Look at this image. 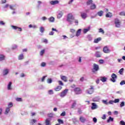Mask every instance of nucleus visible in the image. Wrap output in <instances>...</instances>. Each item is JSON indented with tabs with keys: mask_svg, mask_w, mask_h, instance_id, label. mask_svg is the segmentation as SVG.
Wrapping results in <instances>:
<instances>
[{
	"mask_svg": "<svg viewBox=\"0 0 125 125\" xmlns=\"http://www.w3.org/2000/svg\"><path fill=\"white\" fill-rule=\"evenodd\" d=\"M98 71H99V65L96 63H94L93 68L92 69V72L93 73H95V72H97Z\"/></svg>",
	"mask_w": 125,
	"mask_h": 125,
	"instance_id": "nucleus-1",
	"label": "nucleus"
},
{
	"mask_svg": "<svg viewBox=\"0 0 125 125\" xmlns=\"http://www.w3.org/2000/svg\"><path fill=\"white\" fill-rule=\"evenodd\" d=\"M74 19H75V18H74V16H73L72 14H68L67 20L68 22H70V24H72V22H73V20H74Z\"/></svg>",
	"mask_w": 125,
	"mask_h": 125,
	"instance_id": "nucleus-2",
	"label": "nucleus"
},
{
	"mask_svg": "<svg viewBox=\"0 0 125 125\" xmlns=\"http://www.w3.org/2000/svg\"><path fill=\"white\" fill-rule=\"evenodd\" d=\"M74 91L75 94H82L83 93V90L80 87H76L74 89Z\"/></svg>",
	"mask_w": 125,
	"mask_h": 125,
	"instance_id": "nucleus-3",
	"label": "nucleus"
},
{
	"mask_svg": "<svg viewBox=\"0 0 125 125\" xmlns=\"http://www.w3.org/2000/svg\"><path fill=\"white\" fill-rule=\"evenodd\" d=\"M114 24L116 28H120L121 27V21L118 19H115L114 21Z\"/></svg>",
	"mask_w": 125,
	"mask_h": 125,
	"instance_id": "nucleus-4",
	"label": "nucleus"
},
{
	"mask_svg": "<svg viewBox=\"0 0 125 125\" xmlns=\"http://www.w3.org/2000/svg\"><path fill=\"white\" fill-rule=\"evenodd\" d=\"M68 90H69L68 89H65L62 91L60 94L61 97H64V96H66V94H67Z\"/></svg>",
	"mask_w": 125,
	"mask_h": 125,
	"instance_id": "nucleus-5",
	"label": "nucleus"
},
{
	"mask_svg": "<svg viewBox=\"0 0 125 125\" xmlns=\"http://www.w3.org/2000/svg\"><path fill=\"white\" fill-rule=\"evenodd\" d=\"M87 92L88 94H92L94 92V89L93 88V86H90V88L87 90Z\"/></svg>",
	"mask_w": 125,
	"mask_h": 125,
	"instance_id": "nucleus-6",
	"label": "nucleus"
},
{
	"mask_svg": "<svg viewBox=\"0 0 125 125\" xmlns=\"http://www.w3.org/2000/svg\"><path fill=\"white\" fill-rule=\"evenodd\" d=\"M111 79H110V81L112 82V83L116 82V79H117V75L115 73H113L111 75Z\"/></svg>",
	"mask_w": 125,
	"mask_h": 125,
	"instance_id": "nucleus-7",
	"label": "nucleus"
},
{
	"mask_svg": "<svg viewBox=\"0 0 125 125\" xmlns=\"http://www.w3.org/2000/svg\"><path fill=\"white\" fill-rule=\"evenodd\" d=\"M103 51L104 53H110L111 51L107 46H105L103 48Z\"/></svg>",
	"mask_w": 125,
	"mask_h": 125,
	"instance_id": "nucleus-8",
	"label": "nucleus"
},
{
	"mask_svg": "<svg viewBox=\"0 0 125 125\" xmlns=\"http://www.w3.org/2000/svg\"><path fill=\"white\" fill-rule=\"evenodd\" d=\"M12 28L14 29V30H17L18 29V31L19 32H22V28L21 27H19L16 26L12 25Z\"/></svg>",
	"mask_w": 125,
	"mask_h": 125,
	"instance_id": "nucleus-9",
	"label": "nucleus"
},
{
	"mask_svg": "<svg viewBox=\"0 0 125 125\" xmlns=\"http://www.w3.org/2000/svg\"><path fill=\"white\" fill-rule=\"evenodd\" d=\"M58 3H59V1L58 0H52L50 1V4L52 5H55V4H58Z\"/></svg>",
	"mask_w": 125,
	"mask_h": 125,
	"instance_id": "nucleus-10",
	"label": "nucleus"
},
{
	"mask_svg": "<svg viewBox=\"0 0 125 125\" xmlns=\"http://www.w3.org/2000/svg\"><path fill=\"white\" fill-rule=\"evenodd\" d=\"M81 17L82 18H83V19H85V18L87 17V14H86V13L81 12Z\"/></svg>",
	"mask_w": 125,
	"mask_h": 125,
	"instance_id": "nucleus-11",
	"label": "nucleus"
},
{
	"mask_svg": "<svg viewBox=\"0 0 125 125\" xmlns=\"http://www.w3.org/2000/svg\"><path fill=\"white\" fill-rule=\"evenodd\" d=\"M9 73V70L7 69H5L2 71V74L3 76H6Z\"/></svg>",
	"mask_w": 125,
	"mask_h": 125,
	"instance_id": "nucleus-12",
	"label": "nucleus"
},
{
	"mask_svg": "<svg viewBox=\"0 0 125 125\" xmlns=\"http://www.w3.org/2000/svg\"><path fill=\"white\" fill-rule=\"evenodd\" d=\"M97 108V105L95 103H92V106H91V109L92 110H95Z\"/></svg>",
	"mask_w": 125,
	"mask_h": 125,
	"instance_id": "nucleus-13",
	"label": "nucleus"
},
{
	"mask_svg": "<svg viewBox=\"0 0 125 125\" xmlns=\"http://www.w3.org/2000/svg\"><path fill=\"white\" fill-rule=\"evenodd\" d=\"M50 121H51V119H47L45 121V125H51L50 124Z\"/></svg>",
	"mask_w": 125,
	"mask_h": 125,
	"instance_id": "nucleus-14",
	"label": "nucleus"
},
{
	"mask_svg": "<svg viewBox=\"0 0 125 125\" xmlns=\"http://www.w3.org/2000/svg\"><path fill=\"white\" fill-rule=\"evenodd\" d=\"M12 84V83L10 82L7 86L8 90H11L12 89V87H11V85Z\"/></svg>",
	"mask_w": 125,
	"mask_h": 125,
	"instance_id": "nucleus-15",
	"label": "nucleus"
},
{
	"mask_svg": "<svg viewBox=\"0 0 125 125\" xmlns=\"http://www.w3.org/2000/svg\"><path fill=\"white\" fill-rule=\"evenodd\" d=\"M100 41H101V38L99 37L97 39H95L94 41V42L95 43H98V42H100Z\"/></svg>",
	"mask_w": 125,
	"mask_h": 125,
	"instance_id": "nucleus-16",
	"label": "nucleus"
},
{
	"mask_svg": "<svg viewBox=\"0 0 125 125\" xmlns=\"http://www.w3.org/2000/svg\"><path fill=\"white\" fill-rule=\"evenodd\" d=\"M18 59L19 60H23V59H24V55H23V54H20L18 56Z\"/></svg>",
	"mask_w": 125,
	"mask_h": 125,
	"instance_id": "nucleus-17",
	"label": "nucleus"
},
{
	"mask_svg": "<svg viewBox=\"0 0 125 125\" xmlns=\"http://www.w3.org/2000/svg\"><path fill=\"white\" fill-rule=\"evenodd\" d=\"M81 32H82V29H79L78 30V31H77V32H76V37H79V36H80Z\"/></svg>",
	"mask_w": 125,
	"mask_h": 125,
	"instance_id": "nucleus-18",
	"label": "nucleus"
},
{
	"mask_svg": "<svg viewBox=\"0 0 125 125\" xmlns=\"http://www.w3.org/2000/svg\"><path fill=\"white\" fill-rule=\"evenodd\" d=\"M61 79L62 80V81H64L65 82V83L67 82V77L65 76H61Z\"/></svg>",
	"mask_w": 125,
	"mask_h": 125,
	"instance_id": "nucleus-19",
	"label": "nucleus"
},
{
	"mask_svg": "<svg viewBox=\"0 0 125 125\" xmlns=\"http://www.w3.org/2000/svg\"><path fill=\"white\" fill-rule=\"evenodd\" d=\"M89 30H90V26L88 27L87 29H84L83 31V33L86 34V33L88 32Z\"/></svg>",
	"mask_w": 125,
	"mask_h": 125,
	"instance_id": "nucleus-20",
	"label": "nucleus"
},
{
	"mask_svg": "<svg viewBox=\"0 0 125 125\" xmlns=\"http://www.w3.org/2000/svg\"><path fill=\"white\" fill-rule=\"evenodd\" d=\"M62 89V86H58L56 88H55V91H59Z\"/></svg>",
	"mask_w": 125,
	"mask_h": 125,
	"instance_id": "nucleus-21",
	"label": "nucleus"
},
{
	"mask_svg": "<svg viewBox=\"0 0 125 125\" xmlns=\"http://www.w3.org/2000/svg\"><path fill=\"white\" fill-rule=\"evenodd\" d=\"M90 8L91 9V10H93L96 8V5L95 4H93L90 6Z\"/></svg>",
	"mask_w": 125,
	"mask_h": 125,
	"instance_id": "nucleus-22",
	"label": "nucleus"
},
{
	"mask_svg": "<svg viewBox=\"0 0 125 125\" xmlns=\"http://www.w3.org/2000/svg\"><path fill=\"white\" fill-rule=\"evenodd\" d=\"M100 80L103 83H105V82H106L107 81V78H106V77H101Z\"/></svg>",
	"mask_w": 125,
	"mask_h": 125,
	"instance_id": "nucleus-23",
	"label": "nucleus"
},
{
	"mask_svg": "<svg viewBox=\"0 0 125 125\" xmlns=\"http://www.w3.org/2000/svg\"><path fill=\"white\" fill-rule=\"evenodd\" d=\"M110 122H114V118L110 116L108 119L107 120V123H110Z\"/></svg>",
	"mask_w": 125,
	"mask_h": 125,
	"instance_id": "nucleus-24",
	"label": "nucleus"
},
{
	"mask_svg": "<svg viewBox=\"0 0 125 125\" xmlns=\"http://www.w3.org/2000/svg\"><path fill=\"white\" fill-rule=\"evenodd\" d=\"M112 13H110V12H108L107 13L106 15H105V17L106 18H111L112 17Z\"/></svg>",
	"mask_w": 125,
	"mask_h": 125,
	"instance_id": "nucleus-25",
	"label": "nucleus"
},
{
	"mask_svg": "<svg viewBox=\"0 0 125 125\" xmlns=\"http://www.w3.org/2000/svg\"><path fill=\"white\" fill-rule=\"evenodd\" d=\"M80 120L81 122V123H84V122H85V118L81 116L80 118Z\"/></svg>",
	"mask_w": 125,
	"mask_h": 125,
	"instance_id": "nucleus-26",
	"label": "nucleus"
},
{
	"mask_svg": "<svg viewBox=\"0 0 125 125\" xmlns=\"http://www.w3.org/2000/svg\"><path fill=\"white\" fill-rule=\"evenodd\" d=\"M5 56L3 55H0V61H2L4 60Z\"/></svg>",
	"mask_w": 125,
	"mask_h": 125,
	"instance_id": "nucleus-27",
	"label": "nucleus"
},
{
	"mask_svg": "<svg viewBox=\"0 0 125 125\" xmlns=\"http://www.w3.org/2000/svg\"><path fill=\"white\" fill-rule=\"evenodd\" d=\"M103 13H104L103 11H100L98 12L97 14L99 16L101 17L103 16Z\"/></svg>",
	"mask_w": 125,
	"mask_h": 125,
	"instance_id": "nucleus-28",
	"label": "nucleus"
},
{
	"mask_svg": "<svg viewBox=\"0 0 125 125\" xmlns=\"http://www.w3.org/2000/svg\"><path fill=\"white\" fill-rule=\"evenodd\" d=\"M92 2H93V1L92 0H88L86 2L87 5H90V4H92Z\"/></svg>",
	"mask_w": 125,
	"mask_h": 125,
	"instance_id": "nucleus-29",
	"label": "nucleus"
},
{
	"mask_svg": "<svg viewBox=\"0 0 125 125\" xmlns=\"http://www.w3.org/2000/svg\"><path fill=\"white\" fill-rule=\"evenodd\" d=\"M58 122L59 123V125H63V124H64V122L62 119H58Z\"/></svg>",
	"mask_w": 125,
	"mask_h": 125,
	"instance_id": "nucleus-30",
	"label": "nucleus"
},
{
	"mask_svg": "<svg viewBox=\"0 0 125 125\" xmlns=\"http://www.w3.org/2000/svg\"><path fill=\"white\" fill-rule=\"evenodd\" d=\"M76 105H77V102L76 101H74L73 103L71 105V108L73 109L76 107Z\"/></svg>",
	"mask_w": 125,
	"mask_h": 125,
	"instance_id": "nucleus-31",
	"label": "nucleus"
},
{
	"mask_svg": "<svg viewBox=\"0 0 125 125\" xmlns=\"http://www.w3.org/2000/svg\"><path fill=\"white\" fill-rule=\"evenodd\" d=\"M10 111V108L9 107H7L6 109V110H5V114L7 115V114H8V113Z\"/></svg>",
	"mask_w": 125,
	"mask_h": 125,
	"instance_id": "nucleus-32",
	"label": "nucleus"
},
{
	"mask_svg": "<svg viewBox=\"0 0 125 125\" xmlns=\"http://www.w3.org/2000/svg\"><path fill=\"white\" fill-rule=\"evenodd\" d=\"M48 20L50 22H54V18L53 17H51L48 19Z\"/></svg>",
	"mask_w": 125,
	"mask_h": 125,
	"instance_id": "nucleus-33",
	"label": "nucleus"
},
{
	"mask_svg": "<svg viewBox=\"0 0 125 125\" xmlns=\"http://www.w3.org/2000/svg\"><path fill=\"white\" fill-rule=\"evenodd\" d=\"M96 57H97V58H99V57H101L100 54H99V52H96Z\"/></svg>",
	"mask_w": 125,
	"mask_h": 125,
	"instance_id": "nucleus-34",
	"label": "nucleus"
},
{
	"mask_svg": "<svg viewBox=\"0 0 125 125\" xmlns=\"http://www.w3.org/2000/svg\"><path fill=\"white\" fill-rule=\"evenodd\" d=\"M119 73L120 74V75H123L124 74V68H121L119 70Z\"/></svg>",
	"mask_w": 125,
	"mask_h": 125,
	"instance_id": "nucleus-35",
	"label": "nucleus"
},
{
	"mask_svg": "<svg viewBox=\"0 0 125 125\" xmlns=\"http://www.w3.org/2000/svg\"><path fill=\"white\" fill-rule=\"evenodd\" d=\"M40 31L41 33H43L44 32V28L43 27H41Z\"/></svg>",
	"mask_w": 125,
	"mask_h": 125,
	"instance_id": "nucleus-36",
	"label": "nucleus"
},
{
	"mask_svg": "<svg viewBox=\"0 0 125 125\" xmlns=\"http://www.w3.org/2000/svg\"><path fill=\"white\" fill-rule=\"evenodd\" d=\"M62 15H63V13L61 12L58 15V18H61L62 17Z\"/></svg>",
	"mask_w": 125,
	"mask_h": 125,
	"instance_id": "nucleus-37",
	"label": "nucleus"
},
{
	"mask_svg": "<svg viewBox=\"0 0 125 125\" xmlns=\"http://www.w3.org/2000/svg\"><path fill=\"white\" fill-rule=\"evenodd\" d=\"M16 101H18V102H22V98H17L16 99Z\"/></svg>",
	"mask_w": 125,
	"mask_h": 125,
	"instance_id": "nucleus-38",
	"label": "nucleus"
},
{
	"mask_svg": "<svg viewBox=\"0 0 125 125\" xmlns=\"http://www.w3.org/2000/svg\"><path fill=\"white\" fill-rule=\"evenodd\" d=\"M99 33H102V34H104V33H105V32H104V30H103V29L100 28Z\"/></svg>",
	"mask_w": 125,
	"mask_h": 125,
	"instance_id": "nucleus-39",
	"label": "nucleus"
},
{
	"mask_svg": "<svg viewBox=\"0 0 125 125\" xmlns=\"http://www.w3.org/2000/svg\"><path fill=\"white\" fill-rule=\"evenodd\" d=\"M61 117H65V116H66V112L65 111L62 112L61 114Z\"/></svg>",
	"mask_w": 125,
	"mask_h": 125,
	"instance_id": "nucleus-40",
	"label": "nucleus"
},
{
	"mask_svg": "<svg viewBox=\"0 0 125 125\" xmlns=\"http://www.w3.org/2000/svg\"><path fill=\"white\" fill-rule=\"evenodd\" d=\"M120 102V100L119 99H115L114 101V103H119Z\"/></svg>",
	"mask_w": 125,
	"mask_h": 125,
	"instance_id": "nucleus-41",
	"label": "nucleus"
},
{
	"mask_svg": "<svg viewBox=\"0 0 125 125\" xmlns=\"http://www.w3.org/2000/svg\"><path fill=\"white\" fill-rule=\"evenodd\" d=\"M44 49H43L42 50H41V51L40 52V55H41V56H42V55H43V54L44 53Z\"/></svg>",
	"mask_w": 125,
	"mask_h": 125,
	"instance_id": "nucleus-42",
	"label": "nucleus"
},
{
	"mask_svg": "<svg viewBox=\"0 0 125 125\" xmlns=\"http://www.w3.org/2000/svg\"><path fill=\"white\" fill-rule=\"evenodd\" d=\"M119 15H121L122 16H125V12H121L119 13Z\"/></svg>",
	"mask_w": 125,
	"mask_h": 125,
	"instance_id": "nucleus-43",
	"label": "nucleus"
},
{
	"mask_svg": "<svg viewBox=\"0 0 125 125\" xmlns=\"http://www.w3.org/2000/svg\"><path fill=\"white\" fill-rule=\"evenodd\" d=\"M47 83H52V80L51 79H48Z\"/></svg>",
	"mask_w": 125,
	"mask_h": 125,
	"instance_id": "nucleus-44",
	"label": "nucleus"
},
{
	"mask_svg": "<svg viewBox=\"0 0 125 125\" xmlns=\"http://www.w3.org/2000/svg\"><path fill=\"white\" fill-rule=\"evenodd\" d=\"M124 84H125V81L123 80L120 83V85H124Z\"/></svg>",
	"mask_w": 125,
	"mask_h": 125,
	"instance_id": "nucleus-45",
	"label": "nucleus"
},
{
	"mask_svg": "<svg viewBox=\"0 0 125 125\" xmlns=\"http://www.w3.org/2000/svg\"><path fill=\"white\" fill-rule=\"evenodd\" d=\"M120 125H125V122L124 121H120Z\"/></svg>",
	"mask_w": 125,
	"mask_h": 125,
	"instance_id": "nucleus-46",
	"label": "nucleus"
},
{
	"mask_svg": "<svg viewBox=\"0 0 125 125\" xmlns=\"http://www.w3.org/2000/svg\"><path fill=\"white\" fill-rule=\"evenodd\" d=\"M48 93H49L50 95L53 94V90H49L48 91Z\"/></svg>",
	"mask_w": 125,
	"mask_h": 125,
	"instance_id": "nucleus-47",
	"label": "nucleus"
},
{
	"mask_svg": "<svg viewBox=\"0 0 125 125\" xmlns=\"http://www.w3.org/2000/svg\"><path fill=\"white\" fill-rule=\"evenodd\" d=\"M103 102L104 104H105V105H108V104H109V103H108V102H107L106 100H103Z\"/></svg>",
	"mask_w": 125,
	"mask_h": 125,
	"instance_id": "nucleus-48",
	"label": "nucleus"
},
{
	"mask_svg": "<svg viewBox=\"0 0 125 125\" xmlns=\"http://www.w3.org/2000/svg\"><path fill=\"white\" fill-rule=\"evenodd\" d=\"M93 121L94 123H97V119H96V118H95V117L93 118Z\"/></svg>",
	"mask_w": 125,
	"mask_h": 125,
	"instance_id": "nucleus-49",
	"label": "nucleus"
},
{
	"mask_svg": "<svg viewBox=\"0 0 125 125\" xmlns=\"http://www.w3.org/2000/svg\"><path fill=\"white\" fill-rule=\"evenodd\" d=\"M124 106H125V103L124 102H122L120 104V107H124Z\"/></svg>",
	"mask_w": 125,
	"mask_h": 125,
	"instance_id": "nucleus-50",
	"label": "nucleus"
},
{
	"mask_svg": "<svg viewBox=\"0 0 125 125\" xmlns=\"http://www.w3.org/2000/svg\"><path fill=\"white\" fill-rule=\"evenodd\" d=\"M70 32L71 33H76V30L74 29H70Z\"/></svg>",
	"mask_w": 125,
	"mask_h": 125,
	"instance_id": "nucleus-51",
	"label": "nucleus"
},
{
	"mask_svg": "<svg viewBox=\"0 0 125 125\" xmlns=\"http://www.w3.org/2000/svg\"><path fill=\"white\" fill-rule=\"evenodd\" d=\"M45 65H46V64L44 62H42L41 64L42 67H45Z\"/></svg>",
	"mask_w": 125,
	"mask_h": 125,
	"instance_id": "nucleus-52",
	"label": "nucleus"
},
{
	"mask_svg": "<svg viewBox=\"0 0 125 125\" xmlns=\"http://www.w3.org/2000/svg\"><path fill=\"white\" fill-rule=\"evenodd\" d=\"M12 106H13V104H12V103H10L8 104L9 108H11V107H12Z\"/></svg>",
	"mask_w": 125,
	"mask_h": 125,
	"instance_id": "nucleus-53",
	"label": "nucleus"
},
{
	"mask_svg": "<svg viewBox=\"0 0 125 125\" xmlns=\"http://www.w3.org/2000/svg\"><path fill=\"white\" fill-rule=\"evenodd\" d=\"M102 119L103 120H106V115L104 114V115H103V117H102Z\"/></svg>",
	"mask_w": 125,
	"mask_h": 125,
	"instance_id": "nucleus-54",
	"label": "nucleus"
},
{
	"mask_svg": "<svg viewBox=\"0 0 125 125\" xmlns=\"http://www.w3.org/2000/svg\"><path fill=\"white\" fill-rule=\"evenodd\" d=\"M49 36H53V35H54V32L53 31H51L49 33Z\"/></svg>",
	"mask_w": 125,
	"mask_h": 125,
	"instance_id": "nucleus-55",
	"label": "nucleus"
},
{
	"mask_svg": "<svg viewBox=\"0 0 125 125\" xmlns=\"http://www.w3.org/2000/svg\"><path fill=\"white\" fill-rule=\"evenodd\" d=\"M59 84L60 85H63V82H62L61 81H59Z\"/></svg>",
	"mask_w": 125,
	"mask_h": 125,
	"instance_id": "nucleus-56",
	"label": "nucleus"
},
{
	"mask_svg": "<svg viewBox=\"0 0 125 125\" xmlns=\"http://www.w3.org/2000/svg\"><path fill=\"white\" fill-rule=\"evenodd\" d=\"M45 78H46V76H43L41 79L42 82H44V80H45Z\"/></svg>",
	"mask_w": 125,
	"mask_h": 125,
	"instance_id": "nucleus-57",
	"label": "nucleus"
},
{
	"mask_svg": "<svg viewBox=\"0 0 125 125\" xmlns=\"http://www.w3.org/2000/svg\"><path fill=\"white\" fill-rule=\"evenodd\" d=\"M42 42H44V43H47V40L46 39H43L42 40Z\"/></svg>",
	"mask_w": 125,
	"mask_h": 125,
	"instance_id": "nucleus-58",
	"label": "nucleus"
},
{
	"mask_svg": "<svg viewBox=\"0 0 125 125\" xmlns=\"http://www.w3.org/2000/svg\"><path fill=\"white\" fill-rule=\"evenodd\" d=\"M99 62L100 64H103V63H104V61H103V60H100Z\"/></svg>",
	"mask_w": 125,
	"mask_h": 125,
	"instance_id": "nucleus-59",
	"label": "nucleus"
},
{
	"mask_svg": "<svg viewBox=\"0 0 125 125\" xmlns=\"http://www.w3.org/2000/svg\"><path fill=\"white\" fill-rule=\"evenodd\" d=\"M70 87H71L72 88H75V87H76V85L75 84H73L70 86Z\"/></svg>",
	"mask_w": 125,
	"mask_h": 125,
	"instance_id": "nucleus-60",
	"label": "nucleus"
},
{
	"mask_svg": "<svg viewBox=\"0 0 125 125\" xmlns=\"http://www.w3.org/2000/svg\"><path fill=\"white\" fill-rule=\"evenodd\" d=\"M48 117H50V118H52V117H53V114L50 113V114H48Z\"/></svg>",
	"mask_w": 125,
	"mask_h": 125,
	"instance_id": "nucleus-61",
	"label": "nucleus"
},
{
	"mask_svg": "<svg viewBox=\"0 0 125 125\" xmlns=\"http://www.w3.org/2000/svg\"><path fill=\"white\" fill-rule=\"evenodd\" d=\"M5 23L3 22V21H0V25H4Z\"/></svg>",
	"mask_w": 125,
	"mask_h": 125,
	"instance_id": "nucleus-62",
	"label": "nucleus"
},
{
	"mask_svg": "<svg viewBox=\"0 0 125 125\" xmlns=\"http://www.w3.org/2000/svg\"><path fill=\"white\" fill-rule=\"evenodd\" d=\"M8 6H9V5L8 4H6V5H5V6H4V8H7Z\"/></svg>",
	"mask_w": 125,
	"mask_h": 125,
	"instance_id": "nucleus-63",
	"label": "nucleus"
},
{
	"mask_svg": "<svg viewBox=\"0 0 125 125\" xmlns=\"http://www.w3.org/2000/svg\"><path fill=\"white\" fill-rule=\"evenodd\" d=\"M113 103H114V101H113V100L109 101V104H113Z\"/></svg>",
	"mask_w": 125,
	"mask_h": 125,
	"instance_id": "nucleus-64",
	"label": "nucleus"
}]
</instances>
